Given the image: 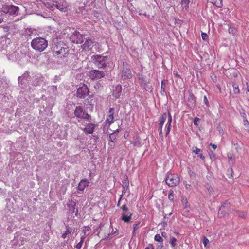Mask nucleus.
<instances>
[{"mask_svg":"<svg viewBox=\"0 0 249 249\" xmlns=\"http://www.w3.org/2000/svg\"><path fill=\"white\" fill-rule=\"evenodd\" d=\"M52 50L53 55L58 58L67 57L70 51L68 46L61 41L54 42L52 47Z\"/></svg>","mask_w":249,"mask_h":249,"instance_id":"nucleus-1","label":"nucleus"},{"mask_svg":"<svg viewBox=\"0 0 249 249\" xmlns=\"http://www.w3.org/2000/svg\"><path fill=\"white\" fill-rule=\"evenodd\" d=\"M32 47L36 51L42 52L48 46V41L43 37H36L33 39L31 43Z\"/></svg>","mask_w":249,"mask_h":249,"instance_id":"nucleus-2","label":"nucleus"},{"mask_svg":"<svg viewBox=\"0 0 249 249\" xmlns=\"http://www.w3.org/2000/svg\"><path fill=\"white\" fill-rule=\"evenodd\" d=\"M119 74L121 80H126L131 79L133 74L130 66L126 62H123L120 68Z\"/></svg>","mask_w":249,"mask_h":249,"instance_id":"nucleus-3","label":"nucleus"},{"mask_svg":"<svg viewBox=\"0 0 249 249\" xmlns=\"http://www.w3.org/2000/svg\"><path fill=\"white\" fill-rule=\"evenodd\" d=\"M108 57L107 56L94 55L91 56V61L99 68H105L107 66Z\"/></svg>","mask_w":249,"mask_h":249,"instance_id":"nucleus-4","label":"nucleus"},{"mask_svg":"<svg viewBox=\"0 0 249 249\" xmlns=\"http://www.w3.org/2000/svg\"><path fill=\"white\" fill-rule=\"evenodd\" d=\"M167 185L170 187H174L178 185L180 182V178L177 174L168 173L165 179Z\"/></svg>","mask_w":249,"mask_h":249,"instance_id":"nucleus-5","label":"nucleus"},{"mask_svg":"<svg viewBox=\"0 0 249 249\" xmlns=\"http://www.w3.org/2000/svg\"><path fill=\"white\" fill-rule=\"evenodd\" d=\"M122 210L121 220L125 223L130 222L133 213L129 211V209L126 204H124L121 207Z\"/></svg>","mask_w":249,"mask_h":249,"instance_id":"nucleus-6","label":"nucleus"},{"mask_svg":"<svg viewBox=\"0 0 249 249\" xmlns=\"http://www.w3.org/2000/svg\"><path fill=\"white\" fill-rule=\"evenodd\" d=\"M89 91L86 85L81 84L77 89L76 96L79 98H85L89 94Z\"/></svg>","mask_w":249,"mask_h":249,"instance_id":"nucleus-7","label":"nucleus"},{"mask_svg":"<svg viewBox=\"0 0 249 249\" xmlns=\"http://www.w3.org/2000/svg\"><path fill=\"white\" fill-rule=\"evenodd\" d=\"M85 35L81 34L78 31H75L70 36V40L74 43L81 44L85 39Z\"/></svg>","mask_w":249,"mask_h":249,"instance_id":"nucleus-8","label":"nucleus"},{"mask_svg":"<svg viewBox=\"0 0 249 249\" xmlns=\"http://www.w3.org/2000/svg\"><path fill=\"white\" fill-rule=\"evenodd\" d=\"M53 5L55 6L58 9L62 12H67L69 8L70 5L65 0H58L53 2Z\"/></svg>","mask_w":249,"mask_h":249,"instance_id":"nucleus-9","label":"nucleus"},{"mask_svg":"<svg viewBox=\"0 0 249 249\" xmlns=\"http://www.w3.org/2000/svg\"><path fill=\"white\" fill-rule=\"evenodd\" d=\"M75 115L79 118L89 120L90 118V116L88 114L81 106L76 107L74 111Z\"/></svg>","mask_w":249,"mask_h":249,"instance_id":"nucleus-10","label":"nucleus"},{"mask_svg":"<svg viewBox=\"0 0 249 249\" xmlns=\"http://www.w3.org/2000/svg\"><path fill=\"white\" fill-rule=\"evenodd\" d=\"M2 12L10 15H17L18 14L19 8L14 5H7L2 8Z\"/></svg>","mask_w":249,"mask_h":249,"instance_id":"nucleus-11","label":"nucleus"},{"mask_svg":"<svg viewBox=\"0 0 249 249\" xmlns=\"http://www.w3.org/2000/svg\"><path fill=\"white\" fill-rule=\"evenodd\" d=\"M89 76L92 80L98 79L105 76V72L98 70H93L89 72Z\"/></svg>","mask_w":249,"mask_h":249,"instance_id":"nucleus-12","label":"nucleus"},{"mask_svg":"<svg viewBox=\"0 0 249 249\" xmlns=\"http://www.w3.org/2000/svg\"><path fill=\"white\" fill-rule=\"evenodd\" d=\"M31 80V77L28 71H26L22 76H19L18 78V83L21 85H26Z\"/></svg>","mask_w":249,"mask_h":249,"instance_id":"nucleus-13","label":"nucleus"},{"mask_svg":"<svg viewBox=\"0 0 249 249\" xmlns=\"http://www.w3.org/2000/svg\"><path fill=\"white\" fill-rule=\"evenodd\" d=\"M86 41L82 46L83 49L86 51H89L91 50L94 45V42L89 38H86Z\"/></svg>","mask_w":249,"mask_h":249,"instance_id":"nucleus-14","label":"nucleus"},{"mask_svg":"<svg viewBox=\"0 0 249 249\" xmlns=\"http://www.w3.org/2000/svg\"><path fill=\"white\" fill-rule=\"evenodd\" d=\"M115 110L113 108H110L109 110V115L107 117L105 123H108L110 125L114 122V114Z\"/></svg>","mask_w":249,"mask_h":249,"instance_id":"nucleus-15","label":"nucleus"},{"mask_svg":"<svg viewBox=\"0 0 249 249\" xmlns=\"http://www.w3.org/2000/svg\"><path fill=\"white\" fill-rule=\"evenodd\" d=\"M89 184V182L87 179H82L78 184V190L80 191H83L84 189L88 186Z\"/></svg>","mask_w":249,"mask_h":249,"instance_id":"nucleus-16","label":"nucleus"},{"mask_svg":"<svg viewBox=\"0 0 249 249\" xmlns=\"http://www.w3.org/2000/svg\"><path fill=\"white\" fill-rule=\"evenodd\" d=\"M76 203L75 202L72 201L70 204H68L69 212L71 213H75L76 216L78 215V209L75 208Z\"/></svg>","mask_w":249,"mask_h":249,"instance_id":"nucleus-17","label":"nucleus"},{"mask_svg":"<svg viewBox=\"0 0 249 249\" xmlns=\"http://www.w3.org/2000/svg\"><path fill=\"white\" fill-rule=\"evenodd\" d=\"M95 127V125L94 124L89 123L87 124L83 130L85 133L87 134H92L94 131Z\"/></svg>","mask_w":249,"mask_h":249,"instance_id":"nucleus-18","label":"nucleus"},{"mask_svg":"<svg viewBox=\"0 0 249 249\" xmlns=\"http://www.w3.org/2000/svg\"><path fill=\"white\" fill-rule=\"evenodd\" d=\"M122 93V86L120 85H117L113 89V95L116 98H118Z\"/></svg>","mask_w":249,"mask_h":249,"instance_id":"nucleus-19","label":"nucleus"},{"mask_svg":"<svg viewBox=\"0 0 249 249\" xmlns=\"http://www.w3.org/2000/svg\"><path fill=\"white\" fill-rule=\"evenodd\" d=\"M229 203L227 201H226L221 206V207L219 208L218 213L224 215L225 214H223L224 212H225V213H227V210L228 209V207L229 206Z\"/></svg>","mask_w":249,"mask_h":249,"instance_id":"nucleus-20","label":"nucleus"},{"mask_svg":"<svg viewBox=\"0 0 249 249\" xmlns=\"http://www.w3.org/2000/svg\"><path fill=\"white\" fill-rule=\"evenodd\" d=\"M208 2H210L218 8L222 6V0H207Z\"/></svg>","mask_w":249,"mask_h":249,"instance_id":"nucleus-21","label":"nucleus"},{"mask_svg":"<svg viewBox=\"0 0 249 249\" xmlns=\"http://www.w3.org/2000/svg\"><path fill=\"white\" fill-rule=\"evenodd\" d=\"M141 86L147 91L151 92L152 91V87L150 83L148 81L145 83H143V84H142Z\"/></svg>","mask_w":249,"mask_h":249,"instance_id":"nucleus-22","label":"nucleus"},{"mask_svg":"<svg viewBox=\"0 0 249 249\" xmlns=\"http://www.w3.org/2000/svg\"><path fill=\"white\" fill-rule=\"evenodd\" d=\"M66 230L65 231L62 235V237L64 239L66 238L67 237V235L68 234L71 233L72 231L71 228L70 227V226H69L68 225L66 226Z\"/></svg>","mask_w":249,"mask_h":249,"instance_id":"nucleus-23","label":"nucleus"},{"mask_svg":"<svg viewBox=\"0 0 249 249\" xmlns=\"http://www.w3.org/2000/svg\"><path fill=\"white\" fill-rule=\"evenodd\" d=\"M168 83V81L166 80H163L161 81V93L162 95H164L165 93V87L166 84Z\"/></svg>","mask_w":249,"mask_h":249,"instance_id":"nucleus-24","label":"nucleus"},{"mask_svg":"<svg viewBox=\"0 0 249 249\" xmlns=\"http://www.w3.org/2000/svg\"><path fill=\"white\" fill-rule=\"evenodd\" d=\"M191 0H182L181 1V5L187 10L189 8V4Z\"/></svg>","mask_w":249,"mask_h":249,"instance_id":"nucleus-25","label":"nucleus"},{"mask_svg":"<svg viewBox=\"0 0 249 249\" xmlns=\"http://www.w3.org/2000/svg\"><path fill=\"white\" fill-rule=\"evenodd\" d=\"M167 117V114L166 113H164L162 116H161L160 120V124H164L165 121H166Z\"/></svg>","mask_w":249,"mask_h":249,"instance_id":"nucleus-26","label":"nucleus"},{"mask_svg":"<svg viewBox=\"0 0 249 249\" xmlns=\"http://www.w3.org/2000/svg\"><path fill=\"white\" fill-rule=\"evenodd\" d=\"M91 229L89 226H84L82 229V232L85 235H88L89 232L90 231Z\"/></svg>","mask_w":249,"mask_h":249,"instance_id":"nucleus-27","label":"nucleus"},{"mask_svg":"<svg viewBox=\"0 0 249 249\" xmlns=\"http://www.w3.org/2000/svg\"><path fill=\"white\" fill-rule=\"evenodd\" d=\"M42 82V78L40 77L39 78H36V79H35L33 81V84L35 86H37L40 85Z\"/></svg>","mask_w":249,"mask_h":249,"instance_id":"nucleus-28","label":"nucleus"},{"mask_svg":"<svg viewBox=\"0 0 249 249\" xmlns=\"http://www.w3.org/2000/svg\"><path fill=\"white\" fill-rule=\"evenodd\" d=\"M228 160L230 163L233 164L234 163V157L233 155L229 154L228 155Z\"/></svg>","mask_w":249,"mask_h":249,"instance_id":"nucleus-29","label":"nucleus"},{"mask_svg":"<svg viewBox=\"0 0 249 249\" xmlns=\"http://www.w3.org/2000/svg\"><path fill=\"white\" fill-rule=\"evenodd\" d=\"M233 92H234V94H239L240 92V90H239V89L238 87V85L236 83H234L233 84Z\"/></svg>","mask_w":249,"mask_h":249,"instance_id":"nucleus-30","label":"nucleus"},{"mask_svg":"<svg viewBox=\"0 0 249 249\" xmlns=\"http://www.w3.org/2000/svg\"><path fill=\"white\" fill-rule=\"evenodd\" d=\"M154 239L156 241L159 242L160 243H163V238L159 234H156Z\"/></svg>","mask_w":249,"mask_h":249,"instance_id":"nucleus-31","label":"nucleus"},{"mask_svg":"<svg viewBox=\"0 0 249 249\" xmlns=\"http://www.w3.org/2000/svg\"><path fill=\"white\" fill-rule=\"evenodd\" d=\"M139 79L140 81V83L141 86L143 84V83H145L147 81L145 78V77L142 75L139 76Z\"/></svg>","mask_w":249,"mask_h":249,"instance_id":"nucleus-32","label":"nucleus"},{"mask_svg":"<svg viewBox=\"0 0 249 249\" xmlns=\"http://www.w3.org/2000/svg\"><path fill=\"white\" fill-rule=\"evenodd\" d=\"M176 241L177 239L175 237H171L170 240L169 241V243L172 245V248H174L175 246L176 245Z\"/></svg>","mask_w":249,"mask_h":249,"instance_id":"nucleus-33","label":"nucleus"},{"mask_svg":"<svg viewBox=\"0 0 249 249\" xmlns=\"http://www.w3.org/2000/svg\"><path fill=\"white\" fill-rule=\"evenodd\" d=\"M234 145V148L236 149L237 153H240L242 150V148L237 143H232Z\"/></svg>","mask_w":249,"mask_h":249,"instance_id":"nucleus-34","label":"nucleus"},{"mask_svg":"<svg viewBox=\"0 0 249 249\" xmlns=\"http://www.w3.org/2000/svg\"><path fill=\"white\" fill-rule=\"evenodd\" d=\"M168 198L171 201H173L174 199V191L172 190H170L169 192Z\"/></svg>","mask_w":249,"mask_h":249,"instance_id":"nucleus-35","label":"nucleus"},{"mask_svg":"<svg viewBox=\"0 0 249 249\" xmlns=\"http://www.w3.org/2000/svg\"><path fill=\"white\" fill-rule=\"evenodd\" d=\"M140 222H138L136 224H134L133 225V234H134L136 230L139 228L140 227Z\"/></svg>","mask_w":249,"mask_h":249,"instance_id":"nucleus-36","label":"nucleus"},{"mask_svg":"<svg viewBox=\"0 0 249 249\" xmlns=\"http://www.w3.org/2000/svg\"><path fill=\"white\" fill-rule=\"evenodd\" d=\"M205 187H206V189L208 190V191H209L210 194H211L213 193V189L212 187V186H211V185H210L208 183L206 184Z\"/></svg>","mask_w":249,"mask_h":249,"instance_id":"nucleus-37","label":"nucleus"},{"mask_svg":"<svg viewBox=\"0 0 249 249\" xmlns=\"http://www.w3.org/2000/svg\"><path fill=\"white\" fill-rule=\"evenodd\" d=\"M201 150L200 149L196 147H193L192 152L196 154H199V152H201Z\"/></svg>","mask_w":249,"mask_h":249,"instance_id":"nucleus-38","label":"nucleus"},{"mask_svg":"<svg viewBox=\"0 0 249 249\" xmlns=\"http://www.w3.org/2000/svg\"><path fill=\"white\" fill-rule=\"evenodd\" d=\"M116 138V134L115 132H114L113 133H111L109 135V139L113 142Z\"/></svg>","mask_w":249,"mask_h":249,"instance_id":"nucleus-39","label":"nucleus"},{"mask_svg":"<svg viewBox=\"0 0 249 249\" xmlns=\"http://www.w3.org/2000/svg\"><path fill=\"white\" fill-rule=\"evenodd\" d=\"M124 185H123V187L124 188V190H123V193H125V191L127 190V189L128 188V183L127 182L126 180L125 181V183H124Z\"/></svg>","mask_w":249,"mask_h":249,"instance_id":"nucleus-40","label":"nucleus"},{"mask_svg":"<svg viewBox=\"0 0 249 249\" xmlns=\"http://www.w3.org/2000/svg\"><path fill=\"white\" fill-rule=\"evenodd\" d=\"M202 242L204 246L206 247L208 244L209 243V240L205 236H204L203 238Z\"/></svg>","mask_w":249,"mask_h":249,"instance_id":"nucleus-41","label":"nucleus"},{"mask_svg":"<svg viewBox=\"0 0 249 249\" xmlns=\"http://www.w3.org/2000/svg\"><path fill=\"white\" fill-rule=\"evenodd\" d=\"M237 214L239 217L242 218L246 216V213L244 212H238Z\"/></svg>","mask_w":249,"mask_h":249,"instance_id":"nucleus-42","label":"nucleus"},{"mask_svg":"<svg viewBox=\"0 0 249 249\" xmlns=\"http://www.w3.org/2000/svg\"><path fill=\"white\" fill-rule=\"evenodd\" d=\"M168 122H167V125H169V126H171V123H172V116H171V114H170V113H168Z\"/></svg>","mask_w":249,"mask_h":249,"instance_id":"nucleus-43","label":"nucleus"},{"mask_svg":"<svg viewBox=\"0 0 249 249\" xmlns=\"http://www.w3.org/2000/svg\"><path fill=\"white\" fill-rule=\"evenodd\" d=\"M200 120V119L198 117H195L194 119V121H193V122H194V125L196 126H198V122Z\"/></svg>","mask_w":249,"mask_h":249,"instance_id":"nucleus-44","label":"nucleus"},{"mask_svg":"<svg viewBox=\"0 0 249 249\" xmlns=\"http://www.w3.org/2000/svg\"><path fill=\"white\" fill-rule=\"evenodd\" d=\"M171 126L167 125V127L166 128V134H165V135L166 137L169 134L170 130H171Z\"/></svg>","mask_w":249,"mask_h":249,"instance_id":"nucleus-45","label":"nucleus"},{"mask_svg":"<svg viewBox=\"0 0 249 249\" xmlns=\"http://www.w3.org/2000/svg\"><path fill=\"white\" fill-rule=\"evenodd\" d=\"M244 124L247 127H249V123L247 119H244Z\"/></svg>","mask_w":249,"mask_h":249,"instance_id":"nucleus-46","label":"nucleus"},{"mask_svg":"<svg viewBox=\"0 0 249 249\" xmlns=\"http://www.w3.org/2000/svg\"><path fill=\"white\" fill-rule=\"evenodd\" d=\"M163 243H160V244L157 245L156 249H163Z\"/></svg>","mask_w":249,"mask_h":249,"instance_id":"nucleus-47","label":"nucleus"},{"mask_svg":"<svg viewBox=\"0 0 249 249\" xmlns=\"http://www.w3.org/2000/svg\"><path fill=\"white\" fill-rule=\"evenodd\" d=\"M101 87V83L99 81L97 82L96 83V84L94 85V88L97 89H99L100 87Z\"/></svg>","mask_w":249,"mask_h":249,"instance_id":"nucleus-48","label":"nucleus"},{"mask_svg":"<svg viewBox=\"0 0 249 249\" xmlns=\"http://www.w3.org/2000/svg\"><path fill=\"white\" fill-rule=\"evenodd\" d=\"M183 184H184V185L185 186V188L187 190H190L191 189V185L190 184H187V182L186 181L184 182Z\"/></svg>","mask_w":249,"mask_h":249,"instance_id":"nucleus-49","label":"nucleus"},{"mask_svg":"<svg viewBox=\"0 0 249 249\" xmlns=\"http://www.w3.org/2000/svg\"><path fill=\"white\" fill-rule=\"evenodd\" d=\"M82 244L83 243H81L80 242H79L75 246V247L77 249H81L82 246Z\"/></svg>","mask_w":249,"mask_h":249,"instance_id":"nucleus-50","label":"nucleus"},{"mask_svg":"<svg viewBox=\"0 0 249 249\" xmlns=\"http://www.w3.org/2000/svg\"><path fill=\"white\" fill-rule=\"evenodd\" d=\"M229 32L230 33H231L232 34H234L236 32V30L233 28H230L229 29Z\"/></svg>","mask_w":249,"mask_h":249,"instance_id":"nucleus-51","label":"nucleus"},{"mask_svg":"<svg viewBox=\"0 0 249 249\" xmlns=\"http://www.w3.org/2000/svg\"><path fill=\"white\" fill-rule=\"evenodd\" d=\"M202 38L203 40H206V39L207 38L208 36L206 33H202L201 34Z\"/></svg>","mask_w":249,"mask_h":249,"instance_id":"nucleus-52","label":"nucleus"},{"mask_svg":"<svg viewBox=\"0 0 249 249\" xmlns=\"http://www.w3.org/2000/svg\"><path fill=\"white\" fill-rule=\"evenodd\" d=\"M209 155L211 159H214L215 157V154L213 152H210Z\"/></svg>","mask_w":249,"mask_h":249,"instance_id":"nucleus-53","label":"nucleus"},{"mask_svg":"<svg viewBox=\"0 0 249 249\" xmlns=\"http://www.w3.org/2000/svg\"><path fill=\"white\" fill-rule=\"evenodd\" d=\"M87 235H83L81 236V241H80L81 243H83L85 239L86 238V236Z\"/></svg>","mask_w":249,"mask_h":249,"instance_id":"nucleus-54","label":"nucleus"},{"mask_svg":"<svg viewBox=\"0 0 249 249\" xmlns=\"http://www.w3.org/2000/svg\"><path fill=\"white\" fill-rule=\"evenodd\" d=\"M182 203L184 204L185 208H187V201L186 199H183L182 200Z\"/></svg>","mask_w":249,"mask_h":249,"instance_id":"nucleus-55","label":"nucleus"},{"mask_svg":"<svg viewBox=\"0 0 249 249\" xmlns=\"http://www.w3.org/2000/svg\"><path fill=\"white\" fill-rule=\"evenodd\" d=\"M145 249H154V248L152 244H149L148 246L145 248Z\"/></svg>","mask_w":249,"mask_h":249,"instance_id":"nucleus-56","label":"nucleus"},{"mask_svg":"<svg viewBox=\"0 0 249 249\" xmlns=\"http://www.w3.org/2000/svg\"><path fill=\"white\" fill-rule=\"evenodd\" d=\"M198 157L202 160H204L205 157L202 153H199Z\"/></svg>","mask_w":249,"mask_h":249,"instance_id":"nucleus-57","label":"nucleus"},{"mask_svg":"<svg viewBox=\"0 0 249 249\" xmlns=\"http://www.w3.org/2000/svg\"><path fill=\"white\" fill-rule=\"evenodd\" d=\"M166 216H165L162 221L163 225H167V221L166 220Z\"/></svg>","mask_w":249,"mask_h":249,"instance_id":"nucleus-58","label":"nucleus"},{"mask_svg":"<svg viewBox=\"0 0 249 249\" xmlns=\"http://www.w3.org/2000/svg\"><path fill=\"white\" fill-rule=\"evenodd\" d=\"M204 102L206 105L208 104V100L206 96H204Z\"/></svg>","mask_w":249,"mask_h":249,"instance_id":"nucleus-59","label":"nucleus"},{"mask_svg":"<svg viewBox=\"0 0 249 249\" xmlns=\"http://www.w3.org/2000/svg\"><path fill=\"white\" fill-rule=\"evenodd\" d=\"M166 235H167V233L163 231V232H161V236L162 237L166 238Z\"/></svg>","mask_w":249,"mask_h":249,"instance_id":"nucleus-60","label":"nucleus"},{"mask_svg":"<svg viewBox=\"0 0 249 249\" xmlns=\"http://www.w3.org/2000/svg\"><path fill=\"white\" fill-rule=\"evenodd\" d=\"M163 125V124H160L159 123L158 130H162Z\"/></svg>","mask_w":249,"mask_h":249,"instance_id":"nucleus-61","label":"nucleus"},{"mask_svg":"<svg viewBox=\"0 0 249 249\" xmlns=\"http://www.w3.org/2000/svg\"><path fill=\"white\" fill-rule=\"evenodd\" d=\"M210 145L212 146V147L214 149H215L216 148H217V145L214 144H213L212 143H211L210 144Z\"/></svg>","mask_w":249,"mask_h":249,"instance_id":"nucleus-62","label":"nucleus"},{"mask_svg":"<svg viewBox=\"0 0 249 249\" xmlns=\"http://www.w3.org/2000/svg\"><path fill=\"white\" fill-rule=\"evenodd\" d=\"M122 196H123V195H121V196H120V199H119V201H118V203L117 204V206H119L120 205V202H121Z\"/></svg>","mask_w":249,"mask_h":249,"instance_id":"nucleus-63","label":"nucleus"},{"mask_svg":"<svg viewBox=\"0 0 249 249\" xmlns=\"http://www.w3.org/2000/svg\"><path fill=\"white\" fill-rule=\"evenodd\" d=\"M158 131L159 132V136L162 138H163L162 130H158Z\"/></svg>","mask_w":249,"mask_h":249,"instance_id":"nucleus-64","label":"nucleus"}]
</instances>
